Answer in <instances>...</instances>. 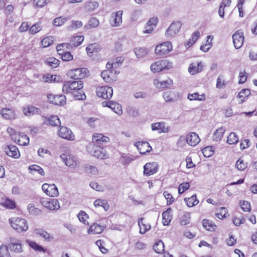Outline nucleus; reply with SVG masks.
<instances>
[{
	"label": "nucleus",
	"instance_id": "nucleus-1",
	"mask_svg": "<svg viewBox=\"0 0 257 257\" xmlns=\"http://www.w3.org/2000/svg\"><path fill=\"white\" fill-rule=\"evenodd\" d=\"M83 87V83L81 80H70L65 82L62 87L63 92L72 94L76 90L81 89Z\"/></svg>",
	"mask_w": 257,
	"mask_h": 257
},
{
	"label": "nucleus",
	"instance_id": "nucleus-2",
	"mask_svg": "<svg viewBox=\"0 0 257 257\" xmlns=\"http://www.w3.org/2000/svg\"><path fill=\"white\" fill-rule=\"evenodd\" d=\"M87 149L90 154L97 158L104 159L108 158V154L103 146L89 144Z\"/></svg>",
	"mask_w": 257,
	"mask_h": 257
},
{
	"label": "nucleus",
	"instance_id": "nucleus-3",
	"mask_svg": "<svg viewBox=\"0 0 257 257\" xmlns=\"http://www.w3.org/2000/svg\"><path fill=\"white\" fill-rule=\"evenodd\" d=\"M12 228L17 232L26 231L28 229L27 221L21 218H13L9 219Z\"/></svg>",
	"mask_w": 257,
	"mask_h": 257
},
{
	"label": "nucleus",
	"instance_id": "nucleus-4",
	"mask_svg": "<svg viewBox=\"0 0 257 257\" xmlns=\"http://www.w3.org/2000/svg\"><path fill=\"white\" fill-rule=\"evenodd\" d=\"M172 67L171 64L167 60H159L153 63L150 67L154 73L159 72L164 69H169Z\"/></svg>",
	"mask_w": 257,
	"mask_h": 257
},
{
	"label": "nucleus",
	"instance_id": "nucleus-5",
	"mask_svg": "<svg viewBox=\"0 0 257 257\" xmlns=\"http://www.w3.org/2000/svg\"><path fill=\"white\" fill-rule=\"evenodd\" d=\"M88 70L85 68H77L68 72V76L74 80H80L88 75Z\"/></svg>",
	"mask_w": 257,
	"mask_h": 257
},
{
	"label": "nucleus",
	"instance_id": "nucleus-6",
	"mask_svg": "<svg viewBox=\"0 0 257 257\" xmlns=\"http://www.w3.org/2000/svg\"><path fill=\"white\" fill-rule=\"evenodd\" d=\"M96 94L103 99H110L113 94V89L107 86L98 87L96 89Z\"/></svg>",
	"mask_w": 257,
	"mask_h": 257
},
{
	"label": "nucleus",
	"instance_id": "nucleus-7",
	"mask_svg": "<svg viewBox=\"0 0 257 257\" xmlns=\"http://www.w3.org/2000/svg\"><path fill=\"white\" fill-rule=\"evenodd\" d=\"M172 50V44L167 41L157 45L155 48V53L158 55H163L171 51Z\"/></svg>",
	"mask_w": 257,
	"mask_h": 257
},
{
	"label": "nucleus",
	"instance_id": "nucleus-8",
	"mask_svg": "<svg viewBox=\"0 0 257 257\" xmlns=\"http://www.w3.org/2000/svg\"><path fill=\"white\" fill-rule=\"evenodd\" d=\"M42 205L51 210H58L60 208L59 203L56 199H44L41 201Z\"/></svg>",
	"mask_w": 257,
	"mask_h": 257
},
{
	"label": "nucleus",
	"instance_id": "nucleus-9",
	"mask_svg": "<svg viewBox=\"0 0 257 257\" xmlns=\"http://www.w3.org/2000/svg\"><path fill=\"white\" fill-rule=\"evenodd\" d=\"M58 135L62 139L68 141H74L75 140V136L72 131L66 126H60Z\"/></svg>",
	"mask_w": 257,
	"mask_h": 257
},
{
	"label": "nucleus",
	"instance_id": "nucleus-10",
	"mask_svg": "<svg viewBox=\"0 0 257 257\" xmlns=\"http://www.w3.org/2000/svg\"><path fill=\"white\" fill-rule=\"evenodd\" d=\"M182 24L180 22H174L171 23L165 32V35L167 37L175 36L179 31Z\"/></svg>",
	"mask_w": 257,
	"mask_h": 257
},
{
	"label": "nucleus",
	"instance_id": "nucleus-11",
	"mask_svg": "<svg viewBox=\"0 0 257 257\" xmlns=\"http://www.w3.org/2000/svg\"><path fill=\"white\" fill-rule=\"evenodd\" d=\"M48 99L50 103L56 105H63L66 103V96L63 94H49L48 95Z\"/></svg>",
	"mask_w": 257,
	"mask_h": 257
},
{
	"label": "nucleus",
	"instance_id": "nucleus-12",
	"mask_svg": "<svg viewBox=\"0 0 257 257\" xmlns=\"http://www.w3.org/2000/svg\"><path fill=\"white\" fill-rule=\"evenodd\" d=\"M43 191L48 196L51 197H56L59 195L57 187L54 184H48L45 183L42 186Z\"/></svg>",
	"mask_w": 257,
	"mask_h": 257
},
{
	"label": "nucleus",
	"instance_id": "nucleus-13",
	"mask_svg": "<svg viewBox=\"0 0 257 257\" xmlns=\"http://www.w3.org/2000/svg\"><path fill=\"white\" fill-rule=\"evenodd\" d=\"M60 158L65 164L69 167L74 168L77 164V158L71 154H63Z\"/></svg>",
	"mask_w": 257,
	"mask_h": 257
},
{
	"label": "nucleus",
	"instance_id": "nucleus-14",
	"mask_svg": "<svg viewBox=\"0 0 257 257\" xmlns=\"http://www.w3.org/2000/svg\"><path fill=\"white\" fill-rule=\"evenodd\" d=\"M233 43L235 49L240 48L244 42L243 33L241 30L236 31L232 36Z\"/></svg>",
	"mask_w": 257,
	"mask_h": 257
},
{
	"label": "nucleus",
	"instance_id": "nucleus-15",
	"mask_svg": "<svg viewBox=\"0 0 257 257\" xmlns=\"http://www.w3.org/2000/svg\"><path fill=\"white\" fill-rule=\"evenodd\" d=\"M6 154L10 157L18 159L20 157V153L16 146L9 145L4 148Z\"/></svg>",
	"mask_w": 257,
	"mask_h": 257
},
{
	"label": "nucleus",
	"instance_id": "nucleus-16",
	"mask_svg": "<svg viewBox=\"0 0 257 257\" xmlns=\"http://www.w3.org/2000/svg\"><path fill=\"white\" fill-rule=\"evenodd\" d=\"M158 165L156 162L147 163L144 166V174L146 176H151L158 171Z\"/></svg>",
	"mask_w": 257,
	"mask_h": 257
},
{
	"label": "nucleus",
	"instance_id": "nucleus-17",
	"mask_svg": "<svg viewBox=\"0 0 257 257\" xmlns=\"http://www.w3.org/2000/svg\"><path fill=\"white\" fill-rule=\"evenodd\" d=\"M122 11H118L111 14L110 24L113 27H118L122 23Z\"/></svg>",
	"mask_w": 257,
	"mask_h": 257
},
{
	"label": "nucleus",
	"instance_id": "nucleus-18",
	"mask_svg": "<svg viewBox=\"0 0 257 257\" xmlns=\"http://www.w3.org/2000/svg\"><path fill=\"white\" fill-rule=\"evenodd\" d=\"M110 139L108 137L103 136L101 134H95L93 135L92 141L93 143L90 144H94V145L102 146V144L107 143L109 141Z\"/></svg>",
	"mask_w": 257,
	"mask_h": 257
},
{
	"label": "nucleus",
	"instance_id": "nucleus-19",
	"mask_svg": "<svg viewBox=\"0 0 257 257\" xmlns=\"http://www.w3.org/2000/svg\"><path fill=\"white\" fill-rule=\"evenodd\" d=\"M200 141L198 135L194 132H191L186 137V142L191 146H196Z\"/></svg>",
	"mask_w": 257,
	"mask_h": 257
},
{
	"label": "nucleus",
	"instance_id": "nucleus-20",
	"mask_svg": "<svg viewBox=\"0 0 257 257\" xmlns=\"http://www.w3.org/2000/svg\"><path fill=\"white\" fill-rule=\"evenodd\" d=\"M135 146L141 154H145L147 152H150L152 150V147L147 142H138Z\"/></svg>",
	"mask_w": 257,
	"mask_h": 257
},
{
	"label": "nucleus",
	"instance_id": "nucleus-21",
	"mask_svg": "<svg viewBox=\"0 0 257 257\" xmlns=\"http://www.w3.org/2000/svg\"><path fill=\"white\" fill-rule=\"evenodd\" d=\"M158 22L157 18H152L147 23L144 33L150 34L151 33L154 29L156 28V25Z\"/></svg>",
	"mask_w": 257,
	"mask_h": 257
},
{
	"label": "nucleus",
	"instance_id": "nucleus-22",
	"mask_svg": "<svg viewBox=\"0 0 257 257\" xmlns=\"http://www.w3.org/2000/svg\"><path fill=\"white\" fill-rule=\"evenodd\" d=\"M44 123L52 126H59L61 121L59 117L56 115H52L50 117H45Z\"/></svg>",
	"mask_w": 257,
	"mask_h": 257
},
{
	"label": "nucleus",
	"instance_id": "nucleus-23",
	"mask_svg": "<svg viewBox=\"0 0 257 257\" xmlns=\"http://www.w3.org/2000/svg\"><path fill=\"white\" fill-rule=\"evenodd\" d=\"M1 113L7 119H13L16 117V114L12 109L3 108L1 110Z\"/></svg>",
	"mask_w": 257,
	"mask_h": 257
},
{
	"label": "nucleus",
	"instance_id": "nucleus-24",
	"mask_svg": "<svg viewBox=\"0 0 257 257\" xmlns=\"http://www.w3.org/2000/svg\"><path fill=\"white\" fill-rule=\"evenodd\" d=\"M104 103H106V106L113 109L114 111L117 114L120 115L122 113V111L121 109V106L119 104L111 101H109L107 102H103L102 104H104Z\"/></svg>",
	"mask_w": 257,
	"mask_h": 257
},
{
	"label": "nucleus",
	"instance_id": "nucleus-25",
	"mask_svg": "<svg viewBox=\"0 0 257 257\" xmlns=\"http://www.w3.org/2000/svg\"><path fill=\"white\" fill-rule=\"evenodd\" d=\"M202 66H203L201 62H198L197 64L192 63L189 66L188 71L191 74L194 75L201 71Z\"/></svg>",
	"mask_w": 257,
	"mask_h": 257
},
{
	"label": "nucleus",
	"instance_id": "nucleus-26",
	"mask_svg": "<svg viewBox=\"0 0 257 257\" xmlns=\"http://www.w3.org/2000/svg\"><path fill=\"white\" fill-rule=\"evenodd\" d=\"M171 208H169L162 213V222L164 225H168L172 220V215L171 214Z\"/></svg>",
	"mask_w": 257,
	"mask_h": 257
},
{
	"label": "nucleus",
	"instance_id": "nucleus-27",
	"mask_svg": "<svg viewBox=\"0 0 257 257\" xmlns=\"http://www.w3.org/2000/svg\"><path fill=\"white\" fill-rule=\"evenodd\" d=\"M104 229L103 226H101L97 223H94L88 230V233L99 234L102 232Z\"/></svg>",
	"mask_w": 257,
	"mask_h": 257
},
{
	"label": "nucleus",
	"instance_id": "nucleus-28",
	"mask_svg": "<svg viewBox=\"0 0 257 257\" xmlns=\"http://www.w3.org/2000/svg\"><path fill=\"white\" fill-rule=\"evenodd\" d=\"M173 81L171 79H168L166 80L159 81L158 80H154V84L156 85L157 87L159 88H165L168 87L169 85H172Z\"/></svg>",
	"mask_w": 257,
	"mask_h": 257
},
{
	"label": "nucleus",
	"instance_id": "nucleus-29",
	"mask_svg": "<svg viewBox=\"0 0 257 257\" xmlns=\"http://www.w3.org/2000/svg\"><path fill=\"white\" fill-rule=\"evenodd\" d=\"M184 201L189 207L194 206L199 203V200L197 199L196 194H193L189 198H184Z\"/></svg>",
	"mask_w": 257,
	"mask_h": 257
},
{
	"label": "nucleus",
	"instance_id": "nucleus-30",
	"mask_svg": "<svg viewBox=\"0 0 257 257\" xmlns=\"http://www.w3.org/2000/svg\"><path fill=\"white\" fill-rule=\"evenodd\" d=\"M70 19L68 17H59L56 18L53 21V25L54 26L60 27L63 25L67 21Z\"/></svg>",
	"mask_w": 257,
	"mask_h": 257
},
{
	"label": "nucleus",
	"instance_id": "nucleus-31",
	"mask_svg": "<svg viewBox=\"0 0 257 257\" xmlns=\"http://www.w3.org/2000/svg\"><path fill=\"white\" fill-rule=\"evenodd\" d=\"M29 170L30 171V173L32 174H35L37 172L42 176H45L44 170L40 166L37 165H32L30 166L29 167Z\"/></svg>",
	"mask_w": 257,
	"mask_h": 257
},
{
	"label": "nucleus",
	"instance_id": "nucleus-32",
	"mask_svg": "<svg viewBox=\"0 0 257 257\" xmlns=\"http://www.w3.org/2000/svg\"><path fill=\"white\" fill-rule=\"evenodd\" d=\"M187 98L190 101H202L205 99V95L204 94L200 95L198 93L195 92L193 93H189Z\"/></svg>",
	"mask_w": 257,
	"mask_h": 257
},
{
	"label": "nucleus",
	"instance_id": "nucleus-33",
	"mask_svg": "<svg viewBox=\"0 0 257 257\" xmlns=\"http://www.w3.org/2000/svg\"><path fill=\"white\" fill-rule=\"evenodd\" d=\"M138 225L140 226V233L143 234H145L151 228V225L150 224L144 223L143 218H141L139 219Z\"/></svg>",
	"mask_w": 257,
	"mask_h": 257
},
{
	"label": "nucleus",
	"instance_id": "nucleus-34",
	"mask_svg": "<svg viewBox=\"0 0 257 257\" xmlns=\"http://www.w3.org/2000/svg\"><path fill=\"white\" fill-rule=\"evenodd\" d=\"M134 53L138 58H141L145 56L148 53L147 48L144 47L136 48L134 49Z\"/></svg>",
	"mask_w": 257,
	"mask_h": 257
},
{
	"label": "nucleus",
	"instance_id": "nucleus-35",
	"mask_svg": "<svg viewBox=\"0 0 257 257\" xmlns=\"http://www.w3.org/2000/svg\"><path fill=\"white\" fill-rule=\"evenodd\" d=\"M202 225L204 228L210 231L214 230L216 227V225L214 224L212 221L209 219H203L202 220Z\"/></svg>",
	"mask_w": 257,
	"mask_h": 257
},
{
	"label": "nucleus",
	"instance_id": "nucleus-36",
	"mask_svg": "<svg viewBox=\"0 0 257 257\" xmlns=\"http://www.w3.org/2000/svg\"><path fill=\"white\" fill-rule=\"evenodd\" d=\"M153 249L154 251L157 253H162L164 252V244L162 240H159L156 242L154 246Z\"/></svg>",
	"mask_w": 257,
	"mask_h": 257
},
{
	"label": "nucleus",
	"instance_id": "nucleus-37",
	"mask_svg": "<svg viewBox=\"0 0 257 257\" xmlns=\"http://www.w3.org/2000/svg\"><path fill=\"white\" fill-rule=\"evenodd\" d=\"M225 132V130L222 127H220L216 130V131L214 132L213 135V140L216 142H218L220 141L224 133Z\"/></svg>",
	"mask_w": 257,
	"mask_h": 257
},
{
	"label": "nucleus",
	"instance_id": "nucleus-38",
	"mask_svg": "<svg viewBox=\"0 0 257 257\" xmlns=\"http://www.w3.org/2000/svg\"><path fill=\"white\" fill-rule=\"evenodd\" d=\"M250 94V91L248 89H242L238 93L237 97L240 99L241 103L244 101L245 98Z\"/></svg>",
	"mask_w": 257,
	"mask_h": 257
},
{
	"label": "nucleus",
	"instance_id": "nucleus-39",
	"mask_svg": "<svg viewBox=\"0 0 257 257\" xmlns=\"http://www.w3.org/2000/svg\"><path fill=\"white\" fill-rule=\"evenodd\" d=\"M93 204L95 207H102L105 211H107L109 208V204L105 200L97 199Z\"/></svg>",
	"mask_w": 257,
	"mask_h": 257
},
{
	"label": "nucleus",
	"instance_id": "nucleus-40",
	"mask_svg": "<svg viewBox=\"0 0 257 257\" xmlns=\"http://www.w3.org/2000/svg\"><path fill=\"white\" fill-rule=\"evenodd\" d=\"M100 49L99 44L97 43L90 44L86 48L87 53H93L97 52Z\"/></svg>",
	"mask_w": 257,
	"mask_h": 257
},
{
	"label": "nucleus",
	"instance_id": "nucleus-41",
	"mask_svg": "<svg viewBox=\"0 0 257 257\" xmlns=\"http://www.w3.org/2000/svg\"><path fill=\"white\" fill-rule=\"evenodd\" d=\"M84 37L83 36H76L73 37L71 40V45L75 47L81 45L84 41ZM70 45V44H69Z\"/></svg>",
	"mask_w": 257,
	"mask_h": 257
},
{
	"label": "nucleus",
	"instance_id": "nucleus-42",
	"mask_svg": "<svg viewBox=\"0 0 257 257\" xmlns=\"http://www.w3.org/2000/svg\"><path fill=\"white\" fill-rule=\"evenodd\" d=\"M39 109L33 106H29L27 108H24V113L27 116H31L38 112Z\"/></svg>",
	"mask_w": 257,
	"mask_h": 257
},
{
	"label": "nucleus",
	"instance_id": "nucleus-43",
	"mask_svg": "<svg viewBox=\"0 0 257 257\" xmlns=\"http://www.w3.org/2000/svg\"><path fill=\"white\" fill-rule=\"evenodd\" d=\"M60 61L54 57H50L46 60V63L52 68H56L59 65Z\"/></svg>",
	"mask_w": 257,
	"mask_h": 257
},
{
	"label": "nucleus",
	"instance_id": "nucleus-44",
	"mask_svg": "<svg viewBox=\"0 0 257 257\" xmlns=\"http://www.w3.org/2000/svg\"><path fill=\"white\" fill-rule=\"evenodd\" d=\"M98 7V3L96 2H89L85 4L86 11L91 12L94 11Z\"/></svg>",
	"mask_w": 257,
	"mask_h": 257
},
{
	"label": "nucleus",
	"instance_id": "nucleus-45",
	"mask_svg": "<svg viewBox=\"0 0 257 257\" xmlns=\"http://www.w3.org/2000/svg\"><path fill=\"white\" fill-rule=\"evenodd\" d=\"M216 216L220 219L226 218L228 216L227 209L225 207H221L216 213Z\"/></svg>",
	"mask_w": 257,
	"mask_h": 257
},
{
	"label": "nucleus",
	"instance_id": "nucleus-46",
	"mask_svg": "<svg viewBox=\"0 0 257 257\" xmlns=\"http://www.w3.org/2000/svg\"><path fill=\"white\" fill-rule=\"evenodd\" d=\"M227 142L230 145L236 144L238 142V138L235 133H231L227 137Z\"/></svg>",
	"mask_w": 257,
	"mask_h": 257
},
{
	"label": "nucleus",
	"instance_id": "nucleus-47",
	"mask_svg": "<svg viewBox=\"0 0 257 257\" xmlns=\"http://www.w3.org/2000/svg\"><path fill=\"white\" fill-rule=\"evenodd\" d=\"M73 96L77 100H85L86 98L84 92L81 89L76 90V92L72 94Z\"/></svg>",
	"mask_w": 257,
	"mask_h": 257
},
{
	"label": "nucleus",
	"instance_id": "nucleus-48",
	"mask_svg": "<svg viewBox=\"0 0 257 257\" xmlns=\"http://www.w3.org/2000/svg\"><path fill=\"white\" fill-rule=\"evenodd\" d=\"M29 246L33 248L36 251H39L42 252H45L46 249L44 248L42 246L37 244L36 242L33 241H27Z\"/></svg>",
	"mask_w": 257,
	"mask_h": 257
},
{
	"label": "nucleus",
	"instance_id": "nucleus-49",
	"mask_svg": "<svg viewBox=\"0 0 257 257\" xmlns=\"http://www.w3.org/2000/svg\"><path fill=\"white\" fill-rule=\"evenodd\" d=\"M29 212L33 215H38L41 213V210L36 208L32 204H29L27 206Z\"/></svg>",
	"mask_w": 257,
	"mask_h": 257
},
{
	"label": "nucleus",
	"instance_id": "nucleus-50",
	"mask_svg": "<svg viewBox=\"0 0 257 257\" xmlns=\"http://www.w3.org/2000/svg\"><path fill=\"white\" fill-rule=\"evenodd\" d=\"M1 204L4 206L10 209H14L16 207L15 201L9 198H6Z\"/></svg>",
	"mask_w": 257,
	"mask_h": 257
},
{
	"label": "nucleus",
	"instance_id": "nucleus-51",
	"mask_svg": "<svg viewBox=\"0 0 257 257\" xmlns=\"http://www.w3.org/2000/svg\"><path fill=\"white\" fill-rule=\"evenodd\" d=\"M34 231L36 234L42 237L43 238H45L46 240L49 239V238H50V234L42 229H39V228L36 229Z\"/></svg>",
	"mask_w": 257,
	"mask_h": 257
},
{
	"label": "nucleus",
	"instance_id": "nucleus-52",
	"mask_svg": "<svg viewBox=\"0 0 257 257\" xmlns=\"http://www.w3.org/2000/svg\"><path fill=\"white\" fill-rule=\"evenodd\" d=\"M214 149L212 146L206 147L202 149V153L205 157H209L213 154Z\"/></svg>",
	"mask_w": 257,
	"mask_h": 257
},
{
	"label": "nucleus",
	"instance_id": "nucleus-53",
	"mask_svg": "<svg viewBox=\"0 0 257 257\" xmlns=\"http://www.w3.org/2000/svg\"><path fill=\"white\" fill-rule=\"evenodd\" d=\"M42 29V27L40 23H37L32 26L30 28L29 32L31 34H35Z\"/></svg>",
	"mask_w": 257,
	"mask_h": 257
},
{
	"label": "nucleus",
	"instance_id": "nucleus-54",
	"mask_svg": "<svg viewBox=\"0 0 257 257\" xmlns=\"http://www.w3.org/2000/svg\"><path fill=\"white\" fill-rule=\"evenodd\" d=\"M247 166V164L246 163L244 162L243 160L241 158H239L236 162L235 167L236 168L240 171L244 170Z\"/></svg>",
	"mask_w": 257,
	"mask_h": 257
},
{
	"label": "nucleus",
	"instance_id": "nucleus-55",
	"mask_svg": "<svg viewBox=\"0 0 257 257\" xmlns=\"http://www.w3.org/2000/svg\"><path fill=\"white\" fill-rule=\"evenodd\" d=\"M190 214L188 212L185 213L180 218V223L182 225H186L189 223Z\"/></svg>",
	"mask_w": 257,
	"mask_h": 257
},
{
	"label": "nucleus",
	"instance_id": "nucleus-56",
	"mask_svg": "<svg viewBox=\"0 0 257 257\" xmlns=\"http://www.w3.org/2000/svg\"><path fill=\"white\" fill-rule=\"evenodd\" d=\"M9 248L15 252H20L22 249L21 243L20 241H18L16 243H11L9 244Z\"/></svg>",
	"mask_w": 257,
	"mask_h": 257
},
{
	"label": "nucleus",
	"instance_id": "nucleus-57",
	"mask_svg": "<svg viewBox=\"0 0 257 257\" xmlns=\"http://www.w3.org/2000/svg\"><path fill=\"white\" fill-rule=\"evenodd\" d=\"M53 43V39L52 37H48L44 38L41 41V45L43 47H47L52 44Z\"/></svg>",
	"mask_w": 257,
	"mask_h": 257
},
{
	"label": "nucleus",
	"instance_id": "nucleus-58",
	"mask_svg": "<svg viewBox=\"0 0 257 257\" xmlns=\"http://www.w3.org/2000/svg\"><path fill=\"white\" fill-rule=\"evenodd\" d=\"M77 217L79 220L83 222L84 224H88V222H86V219L88 218V215L84 211H81L77 215Z\"/></svg>",
	"mask_w": 257,
	"mask_h": 257
},
{
	"label": "nucleus",
	"instance_id": "nucleus-59",
	"mask_svg": "<svg viewBox=\"0 0 257 257\" xmlns=\"http://www.w3.org/2000/svg\"><path fill=\"white\" fill-rule=\"evenodd\" d=\"M99 24V21L95 18H91L87 23V27L88 28H95L98 26Z\"/></svg>",
	"mask_w": 257,
	"mask_h": 257
},
{
	"label": "nucleus",
	"instance_id": "nucleus-60",
	"mask_svg": "<svg viewBox=\"0 0 257 257\" xmlns=\"http://www.w3.org/2000/svg\"><path fill=\"white\" fill-rule=\"evenodd\" d=\"M59 55H61L62 60L64 61H68L73 59V56L69 52H65L59 53Z\"/></svg>",
	"mask_w": 257,
	"mask_h": 257
},
{
	"label": "nucleus",
	"instance_id": "nucleus-61",
	"mask_svg": "<svg viewBox=\"0 0 257 257\" xmlns=\"http://www.w3.org/2000/svg\"><path fill=\"white\" fill-rule=\"evenodd\" d=\"M18 142L21 146H26L29 143V138L26 135H22L19 139Z\"/></svg>",
	"mask_w": 257,
	"mask_h": 257
},
{
	"label": "nucleus",
	"instance_id": "nucleus-62",
	"mask_svg": "<svg viewBox=\"0 0 257 257\" xmlns=\"http://www.w3.org/2000/svg\"><path fill=\"white\" fill-rule=\"evenodd\" d=\"M190 187L189 183L188 182L182 183L180 184L178 188L179 194H182L185 191H186Z\"/></svg>",
	"mask_w": 257,
	"mask_h": 257
},
{
	"label": "nucleus",
	"instance_id": "nucleus-63",
	"mask_svg": "<svg viewBox=\"0 0 257 257\" xmlns=\"http://www.w3.org/2000/svg\"><path fill=\"white\" fill-rule=\"evenodd\" d=\"M165 123L163 122H156L152 123L151 125V128L153 131H162V127H164Z\"/></svg>",
	"mask_w": 257,
	"mask_h": 257
},
{
	"label": "nucleus",
	"instance_id": "nucleus-64",
	"mask_svg": "<svg viewBox=\"0 0 257 257\" xmlns=\"http://www.w3.org/2000/svg\"><path fill=\"white\" fill-rule=\"evenodd\" d=\"M240 205L241 209L244 211H249L251 209L250 203L246 201H243L240 202Z\"/></svg>",
	"mask_w": 257,
	"mask_h": 257
}]
</instances>
